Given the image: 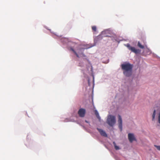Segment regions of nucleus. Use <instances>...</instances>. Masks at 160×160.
Returning a JSON list of instances; mask_svg holds the SVG:
<instances>
[{
  "instance_id": "obj_1",
  "label": "nucleus",
  "mask_w": 160,
  "mask_h": 160,
  "mask_svg": "<svg viewBox=\"0 0 160 160\" xmlns=\"http://www.w3.org/2000/svg\"><path fill=\"white\" fill-rule=\"evenodd\" d=\"M122 69L123 71L124 74L126 76H130L132 73V71L133 68L132 65L129 63H127L121 65Z\"/></svg>"
},
{
  "instance_id": "obj_2",
  "label": "nucleus",
  "mask_w": 160,
  "mask_h": 160,
  "mask_svg": "<svg viewBox=\"0 0 160 160\" xmlns=\"http://www.w3.org/2000/svg\"><path fill=\"white\" fill-rule=\"evenodd\" d=\"M107 123L111 126H113L116 122L115 117L114 116L109 115L108 116Z\"/></svg>"
},
{
  "instance_id": "obj_11",
  "label": "nucleus",
  "mask_w": 160,
  "mask_h": 160,
  "mask_svg": "<svg viewBox=\"0 0 160 160\" xmlns=\"http://www.w3.org/2000/svg\"><path fill=\"white\" fill-rule=\"evenodd\" d=\"M156 110H154L153 111V113L152 115V121H153L155 119V115H156Z\"/></svg>"
},
{
  "instance_id": "obj_12",
  "label": "nucleus",
  "mask_w": 160,
  "mask_h": 160,
  "mask_svg": "<svg viewBox=\"0 0 160 160\" xmlns=\"http://www.w3.org/2000/svg\"><path fill=\"white\" fill-rule=\"evenodd\" d=\"M71 50L74 53L76 56L78 58L79 57V55L77 53V52L75 51V50L73 49V48H71Z\"/></svg>"
},
{
  "instance_id": "obj_9",
  "label": "nucleus",
  "mask_w": 160,
  "mask_h": 160,
  "mask_svg": "<svg viewBox=\"0 0 160 160\" xmlns=\"http://www.w3.org/2000/svg\"><path fill=\"white\" fill-rule=\"evenodd\" d=\"M95 115H96L97 118H98V119L100 120V117L99 116V113L96 110L95 111Z\"/></svg>"
},
{
  "instance_id": "obj_8",
  "label": "nucleus",
  "mask_w": 160,
  "mask_h": 160,
  "mask_svg": "<svg viewBox=\"0 0 160 160\" xmlns=\"http://www.w3.org/2000/svg\"><path fill=\"white\" fill-rule=\"evenodd\" d=\"M137 46L139 48L141 49H143L144 47V46L143 45H142L139 41L138 42Z\"/></svg>"
},
{
  "instance_id": "obj_15",
  "label": "nucleus",
  "mask_w": 160,
  "mask_h": 160,
  "mask_svg": "<svg viewBox=\"0 0 160 160\" xmlns=\"http://www.w3.org/2000/svg\"><path fill=\"white\" fill-rule=\"evenodd\" d=\"M154 147L157 148L158 150L160 151V146H157L156 145H154Z\"/></svg>"
},
{
  "instance_id": "obj_3",
  "label": "nucleus",
  "mask_w": 160,
  "mask_h": 160,
  "mask_svg": "<svg viewBox=\"0 0 160 160\" xmlns=\"http://www.w3.org/2000/svg\"><path fill=\"white\" fill-rule=\"evenodd\" d=\"M125 46L128 48L129 50H130L132 52H134L136 54L140 53L141 50L139 49H136L134 47L130 46L129 43H128Z\"/></svg>"
},
{
  "instance_id": "obj_17",
  "label": "nucleus",
  "mask_w": 160,
  "mask_h": 160,
  "mask_svg": "<svg viewBox=\"0 0 160 160\" xmlns=\"http://www.w3.org/2000/svg\"><path fill=\"white\" fill-rule=\"evenodd\" d=\"M85 122H86V123H89L87 121V120H85Z\"/></svg>"
},
{
  "instance_id": "obj_10",
  "label": "nucleus",
  "mask_w": 160,
  "mask_h": 160,
  "mask_svg": "<svg viewBox=\"0 0 160 160\" xmlns=\"http://www.w3.org/2000/svg\"><path fill=\"white\" fill-rule=\"evenodd\" d=\"M113 144L114 147V148L116 150H118L120 149V148L118 146H117L115 142H113Z\"/></svg>"
},
{
  "instance_id": "obj_16",
  "label": "nucleus",
  "mask_w": 160,
  "mask_h": 160,
  "mask_svg": "<svg viewBox=\"0 0 160 160\" xmlns=\"http://www.w3.org/2000/svg\"><path fill=\"white\" fill-rule=\"evenodd\" d=\"M158 122L160 124V112L158 114Z\"/></svg>"
},
{
  "instance_id": "obj_13",
  "label": "nucleus",
  "mask_w": 160,
  "mask_h": 160,
  "mask_svg": "<svg viewBox=\"0 0 160 160\" xmlns=\"http://www.w3.org/2000/svg\"><path fill=\"white\" fill-rule=\"evenodd\" d=\"M92 30L96 32L97 30V28L96 26H92Z\"/></svg>"
},
{
  "instance_id": "obj_5",
  "label": "nucleus",
  "mask_w": 160,
  "mask_h": 160,
  "mask_svg": "<svg viewBox=\"0 0 160 160\" xmlns=\"http://www.w3.org/2000/svg\"><path fill=\"white\" fill-rule=\"evenodd\" d=\"M86 112L85 110L83 108H81L79 110L78 113L79 116L81 117H84Z\"/></svg>"
},
{
  "instance_id": "obj_6",
  "label": "nucleus",
  "mask_w": 160,
  "mask_h": 160,
  "mask_svg": "<svg viewBox=\"0 0 160 160\" xmlns=\"http://www.w3.org/2000/svg\"><path fill=\"white\" fill-rule=\"evenodd\" d=\"M118 127L120 129L121 131H122V120L121 116L119 115H118Z\"/></svg>"
},
{
  "instance_id": "obj_4",
  "label": "nucleus",
  "mask_w": 160,
  "mask_h": 160,
  "mask_svg": "<svg viewBox=\"0 0 160 160\" xmlns=\"http://www.w3.org/2000/svg\"><path fill=\"white\" fill-rule=\"evenodd\" d=\"M128 139L130 142H132L134 141H136V139L133 133H129L128 135Z\"/></svg>"
},
{
  "instance_id": "obj_7",
  "label": "nucleus",
  "mask_w": 160,
  "mask_h": 160,
  "mask_svg": "<svg viewBox=\"0 0 160 160\" xmlns=\"http://www.w3.org/2000/svg\"><path fill=\"white\" fill-rule=\"evenodd\" d=\"M97 129L102 136L105 137H107V134L103 130L98 128H97Z\"/></svg>"
},
{
  "instance_id": "obj_14",
  "label": "nucleus",
  "mask_w": 160,
  "mask_h": 160,
  "mask_svg": "<svg viewBox=\"0 0 160 160\" xmlns=\"http://www.w3.org/2000/svg\"><path fill=\"white\" fill-rule=\"evenodd\" d=\"M89 48V47H88V48L85 47V48H79L78 50L79 51H81V50L82 49H87L88 48Z\"/></svg>"
}]
</instances>
